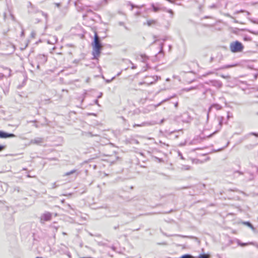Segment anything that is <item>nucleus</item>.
Masks as SVG:
<instances>
[{"mask_svg":"<svg viewBox=\"0 0 258 258\" xmlns=\"http://www.w3.org/2000/svg\"><path fill=\"white\" fill-rule=\"evenodd\" d=\"M238 243V245L240 246H247V245H254V243L252 242H247V243H243V242H240V241H238L237 242Z\"/></svg>","mask_w":258,"mask_h":258,"instance_id":"20e7f679","label":"nucleus"},{"mask_svg":"<svg viewBox=\"0 0 258 258\" xmlns=\"http://www.w3.org/2000/svg\"><path fill=\"white\" fill-rule=\"evenodd\" d=\"M156 23H157V21L155 20H149L147 21V24L149 26H150L153 25H155L156 24Z\"/></svg>","mask_w":258,"mask_h":258,"instance_id":"423d86ee","label":"nucleus"},{"mask_svg":"<svg viewBox=\"0 0 258 258\" xmlns=\"http://www.w3.org/2000/svg\"><path fill=\"white\" fill-rule=\"evenodd\" d=\"M234 66H223L222 69H228V68H231V67H233Z\"/></svg>","mask_w":258,"mask_h":258,"instance_id":"9b49d317","label":"nucleus"},{"mask_svg":"<svg viewBox=\"0 0 258 258\" xmlns=\"http://www.w3.org/2000/svg\"><path fill=\"white\" fill-rule=\"evenodd\" d=\"M43 218L45 221L50 220L51 218V215L50 213H46L43 215Z\"/></svg>","mask_w":258,"mask_h":258,"instance_id":"39448f33","label":"nucleus"},{"mask_svg":"<svg viewBox=\"0 0 258 258\" xmlns=\"http://www.w3.org/2000/svg\"><path fill=\"white\" fill-rule=\"evenodd\" d=\"M76 170H71V171H69V172H66V173L64 174V176H69V175H71V174H73V173H75V172H76Z\"/></svg>","mask_w":258,"mask_h":258,"instance_id":"6e6552de","label":"nucleus"},{"mask_svg":"<svg viewBox=\"0 0 258 258\" xmlns=\"http://www.w3.org/2000/svg\"><path fill=\"white\" fill-rule=\"evenodd\" d=\"M243 48L242 44L238 41L233 42L230 44V49L233 53L241 52L243 50Z\"/></svg>","mask_w":258,"mask_h":258,"instance_id":"f03ea898","label":"nucleus"},{"mask_svg":"<svg viewBox=\"0 0 258 258\" xmlns=\"http://www.w3.org/2000/svg\"><path fill=\"white\" fill-rule=\"evenodd\" d=\"M242 224L243 225H246V226L251 228L252 230L254 229V227L252 226V225L249 222H242Z\"/></svg>","mask_w":258,"mask_h":258,"instance_id":"0eeeda50","label":"nucleus"},{"mask_svg":"<svg viewBox=\"0 0 258 258\" xmlns=\"http://www.w3.org/2000/svg\"><path fill=\"white\" fill-rule=\"evenodd\" d=\"M153 10L155 12H157L159 10V9L158 8L153 7Z\"/></svg>","mask_w":258,"mask_h":258,"instance_id":"ddd939ff","label":"nucleus"},{"mask_svg":"<svg viewBox=\"0 0 258 258\" xmlns=\"http://www.w3.org/2000/svg\"><path fill=\"white\" fill-rule=\"evenodd\" d=\"M5 146L0 145V152L2 151L5 149Z\"/></svg>","mask_w":258,"mask_h":258,"instance_id":"f8f14e48","label":"nucleus"},{"mask_svg":"<svg viewBox=\"0 0 258 258\" xmlns=\"http://www.w3.org/2000/svg\"><path fill=\"white\" fill-rule=\"evenodd\" d=\"M219 124H220V126H222V122H219Z\"/></svg>","mask_w":258,"mask_h":258,"instance_id":"2eb2a0df","label":"nucleus"},{"mask_svg":"<svg viewBox=\"0 0 258 258\" xmlns=\"http://www.w3.org/2000/svg\"><path fill=\"white\" fill-rule=\"evenodd\" d=\"M210 256L209 254H202L199 255V258H209Z\"/></svg>","mask_w":258,"mask_h":258,"instance_id":"9d476101","label":"nucleus"},{"mask_svg":"<svg viewBox=\"0 0 258 258\" xmlns=\"http://www.w3.org/2000/svg\"><path fill=\"white\" fill-rule=\"evenodd\" d=\"M251 134H252V135H254V136H256V137H258V134H256V133H251Z\"/></svg>","mask_w":258,"mask_h":258,"instance_id":"4468645a","label":"nucleus"},{"mask_svg":"<svg viewBox=\"0 0 258 258\" xmlns=\"http://www.w3.org/2000/svg\"><path fill=\"white\" fill-rule=\"evenodd\" d=\"M180 258H195L194 256L189 254H184L180 256Z\"/></svg>","mask_w":258,"mask_h":258,"instance_id":"1a4fd4ad","label":"nucleus"},{"mask_svg":"<svg viewBox=\"0 0 258 258\" xmlns=\"http://www.w3.org/2000/svg\"><path fill=\"white\" fill-rule=\"evenodd\" d=\"M16 136L13 134H9L0 131V138H14Z\"/></svg>","mask_w":258,"mask_h":258,"instance_id":"7ed1b4c3","label":"nucleus"},{"mask_svg":"<svg viewBox=\"0 0 258 258\" xmlns=\"http://www.w3.org/2000/svg\"><path fill=\"white\" fill-rule=\"evenodd\" d=\"M92 54L94 58H97L100 55L102 46L96 32L95 33L94 41L92 43Z\"/></svg>","mask_w":258,"mask_h":258,"instance_id":"f257e3e1","label":"nucleus"}]
</instances>
